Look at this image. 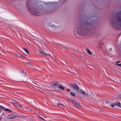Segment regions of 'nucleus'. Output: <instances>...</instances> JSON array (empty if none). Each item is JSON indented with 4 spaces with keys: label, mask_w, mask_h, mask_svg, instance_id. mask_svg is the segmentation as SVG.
Returning <instances> with one entry per match:
<instances>
[{
    "label": "nucleus",
    "mask_w": 121,
    "mask_h": 121,
    "mask_svg": "<svg viewBox=\"0 0 121 121\" xmlns=\"http://www.w3.org/2000/svg\"><path fill=\"white\" fill-rule=\"evenodd\" d=\"M96 18V17L94 16L89 17L82 23H78L75 29L77 33L80 35H85L90 30L91 25Z\"/></svg>",
    "instance_id": "obj_1"
},
{
    "label": "nucleus",
    "mask_w": 121,
    "mask_h": 121,
    "mask_svg": "<svg viewBox=\"0 0 121 121\" xmlns=\"http://www.w3.org/2000/svg\"><path fill=\"white\" fill-rule=\"evenodd\" d=\"M112 26L115 28H121V12L116 13L111 21Z\"/></svg>",
    "instance_id": "obj_2"
},
{
    "label": "nucleus",
    "mask_w": 121,
    "mask_h": 121,
    "mask_svg": "<svg viewBox=\"0 0 121 121\" xmlns=\"http://www.w3.org/2000/svg\"><path fill=\"white\" fill-rule=\"evenodd\" d=\"M50 85L55 88H58L59 89L61 88L62 90L64 89V88L62 87V85L59 84L57 82L54 81L50 82Z\"/></svg>",
    "instance_id": "obj_3"
},
{
    "label": "nucleus",
    "mask_w": 121,
    "mask_h": 121,
    "mask_svg": "<svg viewBox=\"0 0 121 121\" xmlns=\"http://www.w3.org/2000/svg\"><path fill=\"white\" fill-rule=\"evenodd\" d=\"M48 29L51 30H57L58 28L57 26H56L53 25L52 22H51L48 24Z\"/></svg>",
    "instance_id": "obj_4"
},
{
    "label": "nucleus",
    "mask_w": 121,
    "mask_h": 121,
    "mask_svg": "<svg viewBox=\"0 0 121 121\" xmlns=\"http://www.w3.org/2000/svg\"><path fill=\"white\" fill-rule=\"evenodd\" d=\"M71 86L73 89V90L77 91L78 92H80L81 90L79 87L78 86L77 84H71Z\"/></svg>",
    "instance_id": "obj_5"
},
{
    "label": "nucleus",
    "mask_w": 121,
    "mask_h": 121,
    "mask_svg": "<svg viewBox=\"0 0 121 121\" xmlns=\"http://www.w3.org/2000/svg\"><path fill=\"white\" fill-rule=\"evenodd\" d=\"M16 117V116L12 114L10 115H8L7 117V120L10 119H13L15 118Z\"/></svg>",
    "instance_id": "obj_6"
},
{
    "label": "nucleus",
    "mask_w": 121,
    "mask_h": 121,
    "mask_svg": "<svg viewBox=\"0 0 121 121\" xmlns=\"http://www.w3.org/2000/svg\"><path fill=\"white\" fill-rule=\"evenodd\" d=\"M38 50L40 53L42 54L44 56H46L48 55V54L46 51H45L44 52L41 49H38Z\"/></svg>",
    "instance_id": "obj_7"
},
{
    "label": "nucleus",
    "mask_w": 121,
    "mask_h": 121,
    "mask_svg": "<svg viewBox=\"0 0 121 121\" xmlns=\"http://www.w3.org/2000/svg\"><path fill=\"white\" fill-rule=\"evenodd\" d=\"M80 90H81V91L80 92H79L80 93L82 94V95H83L85 96L86 97H88V96L87 94L85 91H83L81 89Z\"/></svg>",
    "instance_id": "obj_8"
},
{
    "label": "nucleus",
    "mask_w": 121,
    "mask_h": 121,
    "mask_svg": "<svg viewBox=\"0 0 121 121\" xmlns=\"http://www.w3.org/2000/svg\"><path fill=\"white\" fill-rule=\"evenodd\" d=\"M116 104V106H117L119 107L120 108H121V103L118 102H117L115 103Z\"/></svg>",
    "instance_id": "obj_9"
},
{
    "label": "nucleus",
    "mask_w": 121,
    "mask_h": 121,
    "mask_svg": "<svg viewBox=\"0 0 121 121\" xmlns=\"http://www.w3.org/2000/svg\"><path fill=\"white\" fill-rule=\"evenodd\" d=\"M80 104L79 103L76 101L74 105L75 106L79 107L80 106Z\"/></svg>",
    "instance_id": "obj_10"
},
{
    "label": "nucleus",
    "mask_w": 121,
    "mask_h": 121,
    "mask_svg": "<svg viewBox=\"0 0 121 121\" xmlns=\"http://www.w3.org/2000/svg\"><path fill=\"white\" fill-rule=\"evenodd\" d=\"M2 109H3L4 110H5V111H9L10 112L11 111L9 109L7 108H4V107H3V108H2Z\"/></svg>",
    "instance_id": "obj_11"
},
{
    "label": "nucleus",
    "mask_w": 121,
    "mask_h": 121,
    "mask_svg": "<svg viewBox=\"0 0 121 121\" xmlns=\"http://www.w3.org/2000/svg\"><path fill=\"white\" fill-rule=\"evenodd\" d=\"M23 50L26 52L28 54H29V52L28 51V50H27V49L25 48H23Z\"/></svg>",
    "instance_id": "obj_12"
},
{
    "label": "nucleus",
    "mask_w": 121,
    "mask_h": 121,
    "mask_svg": "<svg viewBox=\"0 0 121 121\" xmlns=\"http://www.w3.org/2000/svg\"><path fill=\"white\" fill-rule=\"evenodd\" d=\"M20 73L22 74L23 76H26V74L23 71H21Z\"/></svg>",
    "instance_id": "obj_13"
},
{
    "label": "nucleus",
    "mask_w": 121,
    "mask_h": 121,
    "mask_svg": "<svg viewBox=\"0 0 121 121\" xmlns=\"http://www.w3.org/2000/svg\"><path fill=\"white\" fill-rule=\"evenodd\" d=\"M37 11V10H36V11H35V12H34L33 13H32L33 14H35V15H39V13H37L36 11Z\"/></svg>",
    "instance_id": "obj_14"
},
{
    "label": "nucleus",
    "mask_w": 121,
    "mask_h": 121,
    "mask_svg": "<svg viewBox=\"0 0 121 121\" xmlns=\"http://www.w3.org/2000/svg\"><path fill=\"white\" fill-rule=\"evenodd\" d=\"M71 95L74 97L75 96V93H73V92H70Z\"/></svg>",
    "instance_id": "obj_15"
},
{
    "label": "nucleus",
    "mask_w": 121,
    "mask_h": 121,
    "mask_svg": "<svg viewBox=\"0 0 121 121\" xmlns=\"http://www.w3.org/2000/svg\"><path fill=\"white\" fill-rule=\"evenodd\" d=\"M87 53L89 55L92 54L91 52L90 51L89 49H87Z\"/></svg>",
    "instance_id": "obj_16"
},
{
    "label": "nucleus",
    "mask_w": 121,
    "mask_h": 121,
    "mask_svg": "<svg viewBox=\"0 0 121 121\" xmlns=\"http://www.w3.org/2000/svg\"><path fill=\"white\" fill-rule=\"evenodd\" d=\"M111 105L112 107H113L115 106H116L115 103L111 104Z\"/></svg>",
    "instance_id": "obj_17"
},
{
    "label": "nucleus",
    "mask_w": 121,
    "mask_h": 121,
    "mask_svg": "<svg viewBox=\"0 0 121 121\" xmlns=\"http://www.w3.org/2000/svg\"><path fill=\"white\" fill-rule=\"evenodd\" d=\"M57 104L60 106L61 105L62 106H63V105L62 104L59 103H57Z\"/></svg>",
    "instance_id": "obj_18"
},
{
    "label": "nucleus",
    "mask_w": 121,
    "mask_h": 121,
    "mask_svg": "<svg viewBox=\"0 0 121 121\" xmlns=\"http://www.w3.org/2000/svg\"><path fill=\"white\" fill-rule=\"evenodd\" d=\"M19 57L20 58H22L23 57H24V56H23L22 55H20V56H19Z\"/></svg>",
    "instance_id": "obj_19"
},
{
    "label": "nucleus",
    "mask_w": 121,
    "mask_h": 121,
    "mask_svg": "<svg viewBox=\"0 0 121 121\" xmlns=\"http://www.w3.org/2000/svg\"><path fill=\"white\" fill-rule=\"evenodd\" d=\"M116 65L118 66L119 67H121V64H116Z\"/></svg>",
    "instance_id": "obj_20"
},
{
    "label": "nucleus",
    "mask_w": 121,
    "mask_h": 121,
    "mask_svg": "<svg viewBox=\"0 0 121 121\" xmlns=\"http://www.w3.org/2000/svg\"><path fill=\"white\" fill-rule=\"evenodd\" d=\"M17 106L18 107H19L20 108H22V106L21 105H19L18 104L17 105Z\"/></svg>",
    "instance_id": "obj_21"
},
{
    "label": "nucleus",
    "mask_w": 121,
    "mask_h": 121,
    "mask_svg": "<svg viewBox=\"0 0 121 121\" xmlns=\"http://www.w3.org/2000/svg\"><path fill=\"white\" fill-rule=\"evenodd\" d=\"M73 102L72 103L74 104V105L75 104V103H76V101L75 100H74L73 101Z\"/></svg>",
    "instance_id": "obj_22"
},
{
    "label": "nucleus",
    "mask_w": 121,
    "mask_h": 121,
    "mask_svg": "<svg viewBox=\"0 0 121 121\" xmlns=\"http://www.w3.org/2000/svg\"><path fill=\"white\" fill-rule=\"evenodd\" d=\"M26 63L27 64V65H30V62H27Z\"/></svg>",
    "instance_id": "obj_23"
},
{
    "label": "nucleus",
    "mask_w": 121,
    "mask_h": 121,
    "mask_svg": "<svg viewBox=\"0 0 121 121\" xmlns=\"http://www.w3.org/2000/svg\"><path fill=\"white\" fill-rule=\"evenodd\" d=\"M74 100H70V101L72 103L73 102V101Z\"/></svg>",
    "instance_id": "obj_24"
},
{
    "label": "nucleus",
    "mask_w": 121,
    "mask_h": 121,
    "mask_svg": "<svg viewBox=\"0 0 121 121\" xmlns=\"http://www.w3.org/2000/svg\"><path fill=\"white\" fill-rule=\"evenodd\" d=\"M2 108H3V106L0 105V109H2Z\"/></svg>",
    "instance_id": "obj_25"
},
{
    "label": "nucleus",
    "mask_w": 121,
    "mask_h": 121,
    "mask_svg": "<svg viewBox=\"0 0 121 121\" xmlns=\"http://www.w3.org/2000/svg\"><path fill=\"white\" fill-rule=\"evenodd\" d=\"M40 117V118L41 119H42L44 120V119L43 118H42V117Z\"/></svg>",
    "instance_id": "obj_26"
},
{
    "label": "nucleus",
    "mask_w": 121,
    "mask_h": 121,
    "mask_svg": "<svg viewBox=\"0 0 121 121\" xmlns=\"http://www.w3.org/2000/svg\"><path fill=\"white\" fill-rule=\"evenodd\" d=\"M120 62V61H117V62H116V63L117 64V63H119Z\"/></svg>",
    "instance_id": "obj_27"
},
{
    "label": "nucleus",
    "mask_w": 121,
    "mask_h": 121,
    "mask_svg": "<svg viewBox=\"0 0 121 121\" xmlns=\"http://www.w3.org/2000/svg\"><path fill=\"white\" fill-rule=\"evenodd\" d=\"M2 119V117H1L0 118V120Z\"/></svg>",
    "instance_id": "obj_28"
},
{
    "label": "nucleus",
    "mask_w": 121,
    "mask_h": 121,
    "mask_svg": "<svg viewBox=\"0 0 121 121\" xmlns=\"http://www.w3.org/2000/svg\"><path fill=\"white\" fill-rule=\"evenodd\" d=\"M18 104V103H15V104H16V105H17Z\"/></svg>",
    "instance_id": "obj_29"
},
{
    "label": "nucleus",
    "mask_w": 121,
    "mask_h": 121,
    "mask_svg": "<svg viewBox=\"0 0 121 121\" xmlns=\"http://www.w3.org/2000/svg\"><path fill=\"white\" fill-rule=\"evenodd\" d=\"M16 56H18L17 55H16Z\"/></svg>",
    "instance_id": "obj_30"
}]
</instances>
